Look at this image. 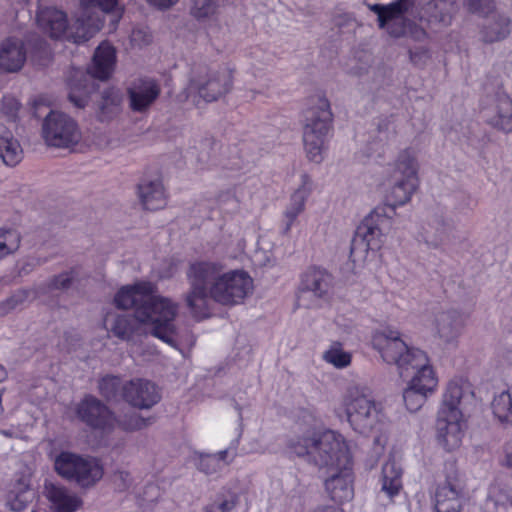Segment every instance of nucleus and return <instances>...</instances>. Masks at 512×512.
I'll return each instance as SVG.
<instances>
[{
    "mask_svg": "<svg viewBox=\"0 0 512 512\" xmlns=\"http://www.w3.org/2000/svg\"><path fill=\"white\" fill-rule=\"evenodd\" d=\"M6 377V371L5 369L0 365V382L4 380Z\"/></svg>",
    "mask_w": 512,
    "mask_h": 512,
    "instance_id": "nucleus-56",
    "label": "nucleus"
},
{
    "mask_svg": "<svg viewBox=\"0 0 512 512\" xmlns=\"http://www.w3.org/2000/svg\"><path fill=\"white\" fill-rule=\"evenodd\" d=\"M45 496L53 512H75L82 506V500L77 495L53 483L45 485Z\"/></svg>",
    "mask_w": 512,
    "mask_h": 512,
    "instance_id": "nucleus-20",
    "label": "nucleus"
},
{
    "mask_svg": "<svg viewBox=\"0 0 512 512\" xmlns=\"http://www.w3.org/2000/svg\"><path fill=\"white\" fill-rule=\"evenodd\" d=\"M253 290V279L244 270L219 274L212 282L209 296L225 306L240 304Z\"/></svg>",
    "mask_w": 512,
    "mask_h": 512,
    "instance_id": "nucleus-7",
    "label": "nucleus"
},
{
    "mask_svg": "<svg viewBox=\"0 0 512 512\" xmlns=\"http://www.w3.org/2000/svg\"><path fill=\"white\" fill-rule=\"evenodd\" d=\"M385 200L390 206L407 203L418 186L417 163L407 152L388 166Z\"/></svg>",
    "mask_w": 512,
    "mask_h": 512,
    "instance_id": "nucleus-4",
    "label": "nucleus"
},
{
    "mask_svg": "<svg viewBox=\"0 0 512 512\" xmlns=\"http://www.w3.org/2000/svg\"><path fill=\"white\" fill-rule=\"evenodd\" d=\"M101 27L102 21L97 15L82 10L70 27L69 37L76 43L84 42L93 37Z\"/></svg>",
    "mask_w": 512,
    "mask_h": 512,
    "instance_id": "nucleus-22",
    "label": "nucleus"
},
{
    "mask_svg": "<svg viewBox=\"0 0 512 512\" xmlns=\"http://www.w3.org/2000/svg\"><path fill=\"white\" fill-rule=\"evenodd\" d=\"M324 358L327 362L335 365L336 367L347 366L351 361L350 355L339 347H332L330 350L325 352Z\"/></svg>",
    "mask_w": 512,
    "mask_h": 512,
    "instance_id": "nucleus-42",
    "label": "nucleus"
},
{
    "mask_svg": "<svg viewBox=\"0 0 512 512\" xmlns=\"http://www.w3.org/2000/svg\"><path fill=\"white\" fill-rule=\"evenodd\" d=\"M24 294L14 295L2 303L1 308L3 312H8L15 309L19 304L24 301Z\"/></svg>",
    "mask_w": 512,
    "mask_h": 512,
    "instance_id": "nucleus-48",
    "label": "nucleus"
},
{
    "mask_svg": "<svg viewBox=\"0 0 512 512\" xmlns=\"http://www.w3.org/2000/svg\"><path fill=\"white\" fill-rule=\"evenodd\" d=\"M120 381L115 376H106L101 379L99 383V389L100 392L107 398H110L114 396L116 393L118 387H119Z\"/></svg>",
    "mask_w": 512,
    "mask_h": 512,
    "instance_id": "nucleus-43",
    "label": "nucleus"
},
{
    "mask_svg": "<svg viewBox=\"0 0 512 512\" xmlns=\"http://www.w3.org/2000/svg\"><path fill=\"white\" fill-rule=\"evenodd\" d=\"M199 468L203 472L211 474L217 472L221 468V465H219L217 457H214L213 454H207L200 458Z\"/></svg>",
    "mask_w": 512,
    "mask_h": 512,
    "instance_id": "nucleus-44",
    "label": "nucleus"
},
{
    "mask_svg": "<svg viewBox=\"0 0 512 512\" xmlns=\"http://www.w3.org/2000/svg\"><path fill=\"white\" fill-rule=\"evenodd\" d=\"M26 58L25 45L21 39L10 37L0 43V73L20 71Z\"/></svg>",
    "mask_w": 512,
    "mask_h": 512,
    "instance_id": "nucleus-15",
    "label": "nucleus"
},
{
    "mask_svg": "<svg viewBox=\"0 0 512 512\" xmlns=\"http://www.w3.org/2000/svg\"><path fill=\"white\" fill-rule=\"evenodd\" d=\"M510 32V19L503 15L492 16L484 26L483 34L487 42L505 38Z\"/></svg>",
    "mask_w": 512,
    "mask_h": 512,
    "instance_id": "nucleus-32",
    "label": "nucleus"
},
{
    "mask_svg": "<svg viewBox=\"0 0 512 512\" xmlns=\"http://www.w3.org/2000/svg\"><path fill=\"white\" fill-rule=\"evenodd\" d=\"M70 283L71 278L67 274H63L55 279L54 285L56 288H66Z\"/></svg>",
    "mask_w": 512,
    "mask_h": 512,
    "instance_id": "nucleus-52",
    "label": "nucleus"
},
{
    "mask_svg": "<svg viewBox=\"0 0 512 512\" xmlns=\"http://www.w3.org/2000/svg\"><path fill=\"white\" fill-rule=\"evenodd\" d=\"M235 505L234 501L224 502L221 504L220 509L223 511L230 510Z\"/></svg>",
    "mask_w": 512,
    "mask_h": 512,
    "instance_id": "nucleus-53",
    "label": "nucleus"
},
{
    "mask_svg": "<svg viewBox=\"0 0 512 512\" xmlns=\"http://www.w3.org/2000/svg\"><path fill=\"white\" fill-rule=\"evenodd\" d=\"M84 77V73L77 70L68 83L69 99L77 108L85 107L89 100L90 88L85 83Z\"/></svg>",
    "mask_w": 512,
    "mask_h": 512,
    "instance_id": "nucleus-31",
    "label": "nucleus"
},
{
    "mask_svg": "<svg viewBox=\"0 0 512 512\" xmlns=\"http://www.w3.org/2000/svg\"><path fill=\"white\" fill-rule=\"evenodd\" d=\"M22 242V236L15 229L0 228V260L16 254Z\"/></svg>",
    "mask_w": 512,
    "mask_h": 512,
    "instance_id": "nucleus-34",
    "label": "nucleus"
},
{
    "mask_svg": "<svg viewBox=\"0 0 512 512\" xmlns=\"http://www.w3.org/2000/svg\"><path fill=\"white\" fill-rule=\"evenodd\" d=\"M160 88L155 81H139L129 89L130 106L134 111H144L158 98Z\"/></svg>",
    "mask_w": 512,
    "mask_h": 512,
    "instance_id": "nucleus-21",
    "label": "nucleus"
},
{
    "mask_svg": "<svg viewBox=\"0 0 512 512\" xmlns=\"http://www.w3.org/2000/svg\"><path fill=\"white\" fill-rule=\"evenodd\" d=\"M151 5L160 8L165 9L169 8L170 6L174 5L178 0H147Z\"/></svg>",
    "mask_w": 512,
    "mask_h": 512,
    "instance_id": "nucleus-51",
    "label": "nucleus"
},
{
    "mask_svg": "<svg viewBox=\"0 0 512 512\" xmlns=\"http://www.w3.org/2000/svg\"><path fill=\"white\" fill-rule=\"evenodd\" d=\"M121 425L123 426L124 429L132 431L145 427L146 425H148V422L146 423V421L143 418L136 414H133L128 419L123 420L121 422Z\"/></svg>",
    "mask_w": 512,
    "mask_h": 512,
    "instance_id": "nucleus-46",
    "label": "nucleus"
},
{
    "mask_svg": "<svg viewBox=\"0 0 512 512\" xmlns=\"http://www.w3.org/2000/svg\"><path fill=\"white\" fill-rule=\"evenodd\" d=\"M461 398H462L461 387L455 383H452L448 386L443 406L453 405V406L457 407V404L460 402Z\"/></svg>",
    "mask_w": 512,
    "mask_h": 512,
    "instance_id": "nucleus-45",
    "label": "nucleus"
},
{
    "mask_svg": "<svg viewBox=\"0 0 512 512\" xmlns=\"http://www.w3.org/2000/svg\"><path fill=\"white\" fill-rule=\"evenodd\" d=\"M373 345L384 361L397 365L401 375L409 373L411 359L416 353H422L417 349H409L396 332L375 334Z\"/></svg>",
    "mask_w": 512,
    "mask_h": 512,
    "instance_id": "nucleus-11",
    "label": "nucleus"
},
{
    "mask_svg": "<svg viewBox=\"0 0 512 512\" xmlns=\"http://www.w3.org/2000/svg\"><path fill=\"white\" fill-rule=\"evenodd\" d=\"M492 411L500 423L512 424V396L508 391H503L494 397Z\"/></svg>",
    "mask_w": 512,
    "mask_h": 512,
    "instance_id": "nucleus-35",
    "label": "nucleus"
},
{
    "mask_svg": "<svg viewBox=\"0 0 512 512\" xmlns=\"http://www.w3.org/2000/svg\"><path fill=\"white\" fill-rule=\"evenodd\" d=\"M294 451L299 456L309 455L326 475L348 470L351 462L345 440L333 431H327L317 439L299 441L294 445Z\"/></svg>",
    "mask_w": 512,
    "mask_h": 512,
    "instance_id": "nucleus-2",
    "label": "nucleus"
},
{
    "mask_svg": "<svg viewBox=\"0 0 512 512\" xmlns=\"http://www.w3.org/2000/svg\"><path fill=\"white\" fill-rule=\"evenodd\" d=\"M113 482L119 489H126L130 486L132 479L128 472L117 471L113 476Z\"/></svg>",
    "mask_w": 512,
    "mask_h": 512,
    "instance_id": "nucleus-47",
    "label": "nucleus"
},
{
    "mask_svg": "<svg viewBox=\"0 0 512 512\" xmlns=\"http://www.w3.org/2000/svg\"><path fill=\"white\" fill-rule=\"evenodd\" d=\"M231 85L228 73L214 70L209 66L197 65L192 68L188 90L206 102L218 100L225 95Z\"/></svg>",
    "mask_w": 512,
    "mask_h": 512,
    "instance_id": "nucleus-9",
    "label": "nucleus"
},
{
    "mask_svg": "<svg viewBox=\"0 0 512 512\" xmlns=\"http://www.w3.org/2000/svg\"><path fill=\"white\" fill-rule=\"evenodd\" d=\"M107 321H110L109 331L121 340H130L138 331L147 332L144 326H139L135 318H129L126 315H109Z\"/></svg>",
    "mask_w": 512,
    "mask_h": 512,
    "instance_id": "nucleus-29",
    "label": "nucleus"
},
{
    "mask_svg": "<svg viewBox=\"0 0 512 512\" xmlns=\"http://www.w3.org/2000/svg\"><path fill=\"white\" fill-rule=\"evenodd\" d=\"M81 10L88 13L96 7L105 13H112L116 19H120L123 14V8L118 4L117 0H80Z\"/></svg>",
    "mask_w": 512,
    "mask_h": 512,
    "instance_id": "nucleus-38",
    "label": "nucleus"
},
{
    "mask_svg": "<svg viewBox=\"0 0 512 512\" xmlns=\"http://www.w3.org/2000/svg\"><path fill=\"white\" fill-rule=\"evenodd\" d=\"M217 13L214 0H193L191 14L198 20L210 19Z\"/></svg>",
    "mask_w": 512,
    "mask_h": 512,
    "instance_id": "nucleus-41",
    "label": "nucleus"
},
{
    "mask_svg": "<svg viewBox=\"0 0 512 512\" xmlns=\"http://www.w3.org/2000/svg\"><path fill=\"white\" fill-rule=\"evenodd\" d=\"M343 403L350 424L360 433L372 431L381 420V405L367 389L351 387Z\"/></svg>",
    "mask_w": 512,
    "mask_h": 512,
    "instance_id": "nucleus-6",
    "label": "nucleus"
},
{
    "mask_svg": "<svg viewBox=\"0 0 512 512\" xmlns=\"http://www.w3.org/2000/svg\"><path fill=\"white\" fill-rule=\"evenodd\" d=\"M156 292V286L150 282H140L122 287L115 295L114 302L120 309L136 308L147 302L149 296Z\"/></svg>",
    "mask_w": 512,
    "mask_h": 512,
    "instance_id": "nucleus-17",
    "label": "nucleus"
},
{
    "mask_svg": "<svg viewBox=\"0 0 512 512\" xmlns=\"http://www.w3.org/2000/svg\"><path fill=\"white\" fill-rule=\"evenodd\" d=\"M81 136L76 121L62 112L52 111L43 121L42 137L48 146L72 149L80 142Z\"/></svg>",
    "mask_w": 512,
    "mask_h": 512,
    "instance_id": "nucleus-10",
    "label": "nucleus"
},
{
    "mask_svg": "<svg viewBox=\"0 0 512 512\" xmlns=\"http://www.w3.org/2000/svg\"><path fill=\"white\" fill-rule=\"evenodd\" d=\"M383 482L382 489L389 495L394 496L399 493L402 488L401 470L393 461H388L382 469Z\"/></svg>",
    "mask_w": 512,
    "mask_h": 512,
    "instance_id": "nucleus-33",
    "label": "nucleus"
},
{
    "mask_svg": "<svg viewBox=\"0 0 512 512\" xmlns=\"http://www.w3.org/2000/svg\"><path fill=\"white\" fill-rule=\"evenodd\" d=\"M400 2L404 3L405 5H407L408 7H412L413 5V0H399Z\"/></svg>",
    "mask_w": 512,
    "mask_h": 512,
    "instance_id": "nucleus-57",
    "label": "nucleus"
},
{
    "mask_svg": "<svg viewBox=\"0 0 512 512\" xmlns=\"http://www.w3.org/2000/svg\"><path fill=\"white\" fill-rule=\"evenodd\" d=\"M222 271L218 263L195 261L190 263L187 278L191 289L185 296V303L194 317L205 318L209 315V292L207 282L215 280Z\"/></svg>",
    "mask_w": 512,
    "mask_h": 512,
    "instance_id": "nucleus-5",
    "label": "nucleus"
},
{
    "mask_svg": "<svg viewBox=\"0 0 512 512\" xmlns=\"http://www.w3.org/2000/svg\"><path fill=\"white\" fill-rule=\"evenodd\" d=\"M484 1H485V3H487V4H490L492 0H484ZM476 2H477V0H472V1H471V4H472V6H473V9H474L475 11H480V10H481V7H480L479 5H477V4H476Z\"/></svg>",
    "mask_w": 512,
    "mask_h": 512,
    "instance_id": "nucleus-54",
    "label": "nucleus"
},
{
    "mask_svg": "<svg viewBox=\"0 0 512 512\" xmlns=\"http://www.w3.org/2000/svg\"><path fill=\"white\" fill-rule=\"evenodd\" d=\"M410 371L414 374L408 382V385L413 387V389H417L428 395H431L436 390L438 378L424 352L416 353L411 359L409 372Z\"/></svg>",
    "mask_w": 512,
    "mask_h": 512,
    "instance_id": "nucleus-14",
    "label": "nucleus"
},
{
    "mask_svg": "<svg viewBox=\"0 0 512 512\" xmlns=\"http://www.w3.org/2000/svg\"><path fill=\"white\" fill-rule=\"evenodd\" d=\"M178 310L177 302L153 293L147 302L136 308L134 318L139 326H144L145 331L171 346H176L180 343L174 323Z\"/></svg>",
    "mask_w": 512,
    "mask_h": 512,
    "instance_id": "nucleus-1",
    "label": "nucleus"
},
{
    "mask_svg": "<svg viewBox=\"0 0 512 512\" xmlns=\"http://www.w3.org/2000/svg\"><path fill=\"white\" fill-rule=\"evenodd\" d=\"M368 8L378 16V25L380 28H386L392 21L401 19L410 9L407 5L395 0L389 4H371Z\"/></svg>",
    "mask_w": 512,
    "mask_h": 512,
    "instance_id": "nucleus-28",
    "label": "nucleus"
},
{
    "mask_svg": "<svg viewBox=\"0 0 512 512\" xmlns=\"http://www.w3.org/2000/svg\"><path fill=\"white\" fill-rule=\"evenodd\" d=\"M430 395L423 393L413 387L407 385L403 393L404 403L411 412L418 411L426 402Z\"/></svg>",
    "mask_w": 512,
    "mask_h": 512,
    "instance_id": "nucleus-40",
    "label": "nucleus"
},
{
    "mask_svg": "<svg viewBox=\"0 0 512 512\" xmlns=\"http://www.w3.org/2000/svg\"><path fill=\"white\" fill-rule=\"evenodd\" d=\"M142 205L147 210H158L166 205V195L160 180H145L138 186Z\"/></svg>",
    "mask_w": 512,
    "mask_h": 512,
    "instance_id": "nucleus-23",
    "label": "nucleus"
},
{
    "mask_svg": "<svg viewBox=\"0 0 512 512\" xmlns=\"http://www.w3.org/2000/svg\"><path fill=\"white\" fill-rule=\"evenodd\" d=\"M309 192L310 188L304 185L296 190L292 195L290 205L285 212V217L287 218V230L290 229L294 220L304 210L305 199Z\"/></svg>",
    "mask_w": 512,
    "mask_h": 512,
    "instance_id": "nucleus-36",
    "label": "nucleus"
},
{
    "mask_svg": "<svg viewBox=\"0 0 512 512\" xmlns=\"http://www.w3.org/2000/svg\"><path fill=\"white\" fill-rule=\"evenodd\" d=\"M41 28L52 38H60L68 28L66 14L55 8H46L38 15Z\"/></svg>",
    "mask_w": 512,
    "mask_h": 512,
    "instance_id": "nucleus-24",
    "label": "nucleus"
},
{
    "mask_svg": "<svg viewBox=\"0 0 512 512\" xmlns=\"http://www.w3.org/2000/svg\"><path fill=\"white\" fill-rule=\"evenodd\" d=\"M506 465L512 468V451L506 455Z\"/></svg>",
    "mask_w": 512,
    "mask_h": 512,
    "instance_id": "nucleus-55",
    "label": "nucleus"
},
{
    "mask_svg": "<svg viewBox=\"0 0 512 512\" xmlns=\"http://www.w3.org/2000/svg\"><path fill=\"white\" fill-rule=\"evenodd\" d=\"M493 116L491 123L499 129L512 131V101L507 96H501L496 100L493 107Z\"/></svg>",
    "mask_w": 512,
    "mask_h": 512,
    "instance_id": "nucleus-30",
    "label": "nucleus"
},
{
    "mask_svg": "<svg viewBox=\"0 0 512 512\" xmlns=\"http://www.w3.org/2000/svg\"><path fill=\"white\" fill-rule=\"evenodd\" d=\"M332 286V276L325 269L309 267L301 277V292H311L317 298L325 297Z\"/></svg>",
    "mask_w": 512,
    "mask_h": 512,
    "instance_id": "nucleus-19",
    "label": "nucleus"
},
{
    "mask_svg": "<svg viewBox=\"0 0 512 512\" xmlns=\"http://www.w3.org/2000/svg\"><path fill=\"white\" fill-rule=\"evenodd\" d=\"M463 491L462 482L455 476L440 485L436 491L435 509L437 512H459V497Z\"/></svg>",
    "mask_w": 512,
    "mask_h": 512,
    "instance_id": "nucleus-18",
    "label": "nucleus"
},
{
    "mask_svg": "<svg viewBox=\"0 0 512 512\" xmlns=\"http://www.w3.org/2000/svg\"><path fill=\"white\" fill-rule=\"evenodd\" d=\"M104 98H105V101H106V105L110 104V105H113V106H117L120 103L119 93L117 91H115V90H112V89L107 91V92H105Z\"/></svg>",
    "mask_w": 512,
    "mask_h": 512,
    "instance_id": "nucleus-49",
    "label": "nucleus"
},
{
    "mask_svg": "<svg viewBox=\"0 0 512 512\" xmlns=\"http://www.w3.org/2000/svg\"><path fill=\"white\" fill-rule=\"evenodd\" d=\"M78 416L93 428L110 430L116 424L112 412L92 396L85 397L77 408Z\"/></svg>",
    "mask_w": 512,
    "mask_h": 512,
    "instance_id": "nucleus-13",
    "label": "nucleus"
},
{
    "mask_svg": "<svg viewBox=\"0 0 512 512\" xmlns=\"http://www.w3.org/2000/svg\"><path fill=\"white\" fill-rule=\"evenodd\" d=\"M22 105L19 100L12 95H5L0 101V114L10 122H16L19 119Z\"/></svg>",
    "mask_w": 512,
    "mask_h": 512,
    "instance_id": "nucleus-39",
    "label": "nucleus"
},
{
    "mask_svg": "<svg viewBox=\"0 0 512 512\" xmlns=\"http://www.w3.org/2000/svg\"><path fill=\"white\" fill-rule=\"evenodd\" d=\"M0 158L8 166L17 165L23 158V150L12 132L0 122Z\"/></svg>",
    "mask_w": 512,
    "mask_h": 512,
    "instance_id": "nucleus-25",
    "label": "nucleus"
},
{
    "mask_svg": "<svg viewBox=\"0 0 512 512\" xmlns=\"http://www.w3.org/2000/svg\"><path fill=\"white\" fill-rule=\"evenodd\" d=\"M115 49L107 42L98 46L93 58V74L98 79H107L115 65Z\"/></svg>",
    "mask_w": 512,
    "mask_h": 512,
    "instance_id": "nucleus-27",
    "label": "nucleus"
},
{
    "mask_svg": "<svg viewBox=\"0 0 512 512\" xmlns=\"http://www.w3.org/2000/svg\"><path fill=\"white\" fill-rule=\"evenodd\" d=\"M465 421L461 411L453 406H442L436 424L440 444L452 451L460 447L464 437Z\"/></svg>",
    "mask_w": 512,
    "mask_h": 512,
    "instance_id": "nucleus-12",
    "label": "nucleus"
},
{
    "mask_svg": "<svg viewBox=\"0 0 512 512\" xmlns=\"http://www.w3.org/2000/svg\"><path fill=\"white\" fill-rule=\"evenodd\" d=\"M328 475L325 485L331 499L338 503L350 500L353 490L348 470Z\"/></svg>",
    "mask_w": 512,
    "mask_h": 512,
    "instance_id": "nucleus-26",
    "label": "nucleus"
},
{
    "mask_svg": "<svg viewBox=\"0 0 512 512\" xmlns=\"http://www.w3.org/2000/svg\"><path fill=\"white\" fill-rule=\"evenodd\" d=\"M125 399L135 407L150 408L160 396L157 387L148 380H132L124 386Z\"/></svg>",
    "mask_w": 512,
    "mask_h": 512,
    "instance_id": "nucleus-16",
    "label": "nucleus"
},
{
    "mask_svg": "<svg viewBox=\"0 0 512 512\" xmlns=\"http://www.w3.org/2000/svg\"><path fill=\"white\" fill-rule=\"evenodd\" d=\"M303 140L310 160L320 162L324 148V138L332 122L329 102L324 97H313L303 113Z\"/></svg>",
    "mask_w": 512,
    "mask_h": 512,
    "instance_id": "nucleus-3",
    "label": "nucleus"
},
{
    "mask_svg": "<svg viewBox=\"0 0 512 512\" xmlns=\"http://www.w3.org/2000/svg\"><path fill=\"white\" fill-rule=\"evenodd\" d=\"M2 433L5 435V436H8L10 437L11 436V433L7 432V431H2Z\"/></svg>",
    "mask_w": 512,
    "mask_h": 512,
    "instance_id": "nucleus-58",
    "label": "nucleus"
},
{
    "mask_svg": "<svg viewBox=\"0 0 512 512\" xmlns=\"http://www.w3.org/2000/svg\"><path fill=\"white\" fill-rule=\"evenodd\" d=\"M149 41H150V35L147 34V42H149Z\"/></svg>",
    "mask_w": 512,
    "mask_h": 512,
    "instance_id": "nucleus-59",
    "label": "nucleus"
},
{
    "mask_svg": "<svg viewBox=\"0 0 512 512\" xmlns=\"http://www.w3.org/2000/svg\"><path fill=\"white\" fill-rule=\"evenodd\" d=\"M229 450H223V451H220L216 454H213L214 457H217V461L219 463V465H221V463L223 464H229L235 457L236 453H232L230 458H229Z\"/></svg>",
    "mask_w": 512,
    "mask_h": 512,
    "instance_id": "nucleus-50",
    "label": "nucleus"
},
{
    "mask_svg": "<svg viewBox=\"0 0 512 512\" xmlns=\"http://www.w3.org/2000/svg\"><path fill=\"white\" fill-rule=\"evenodd\" d=\"M381 230L371 220L366 219L358 229V238L366 243L367 249H378L381 246Z\"/></svg>",
    "mask_w": 512,
    "mask_h": 512,
    "instance_id": "nucleus-37",
    "label": "nucleus"
},
{
    "mask_svg": "<svg viewBox=\"0 0 512 512\" xmlns=\"http://www.w3.org/2000/svg\"><path fill=\"white\" fill-rule=\"evenodd\" d=\"M55 471L63 478L76 482L81 487H90L103 476L98 460L63 452L55 458Z\"/></svg>",
    "mask_w": 512,
    "mask_h": 512,
    "instance_id": "nucleus-8",
    "label": "nucleus"
}]
</instances>
